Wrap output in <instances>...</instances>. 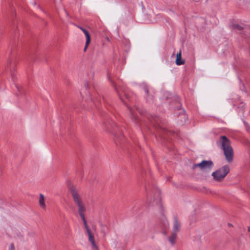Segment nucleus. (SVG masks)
<instances>
[{
	"label": "nucleus",
	"mask_w": 250,
	"mask_h": 250,
	"mask_svg": "<svg viewBox=\"0 0 250 250\" xmlns=\"http://www.w3.org/2000/svg\"><path fill=\"white\" fill-rule=\"evenodd\" d=\"M135 108H136V110H138V109L136 108V107H135Z\"/></svg>",
	"instance_id": "nucleus-17"
},
{
	"label": "nucleus",
	"mask_w": 250,
	"mask_h": 250,
	"mask_svg": "<svg viewBox=\"0 0 250 250\" xmlns=\"http://www.w3.org/2000/svg\"><path fill=\"white\" fill-rule=\"evenodd\" d=\"M132 117L134 116V109L131 107H128Z\"/></svg>",
	"instance_id": "nucleus-12"
},
{
	"label": "nucleus",
	"mask_w": 250,
	"mask_h": 250,
	"mask_svg": "<svg viewBox=\"0 0 250 250\" xmlns=\"http://www.w3.org/2000/svg\"><path fill=\"white\" fill-rule=\"evenodd\" d=\"M231 26L232 29L234 30H238L240 31L243 29L242 26H240L239 25L236 23H234L233 24L231 25Z\"/></svg>",
	"instance_id": "nucleus-11"
},
{
	"label": "nucleus",
	"mask_w": 250,
	"mask_h": 250,
	"mask_svg": "<svg viewBox=\"0 0 250 250\" xmlns=\"http://www.w3.org/2000/svg\"><path fill=\"white\" fill-rule=\"evenodd\" d=\"M175 62L178 65H182L184 63V61L182 60V53L181 51L177 54Z\"/></svg>",
	"instance_id": "nucleus-8"
},
{
	"label": "nucleus",
	"mask_w": 250,
	"mask_h": 250,
	"mask_svg": "<svg viewBox=\"0 0 250 250\" xmlns=\"http://www.w3.org/2000/svg\"><path fill=\"white\" fill-rule=\"evenodd\" d=\"M217 144L218 145H221V147L223 150L227 161L228 162H231L233 151L229 139L225 136H222L217 142Z\"/></svg>",
	"instance_id": "nucleus-2"
},
{
	"label": "nucleus",
	"mask_w": 250,
	"mask_h": 250,
	"mask_svg": "<svg viewBox=\"0 0 250 250\" xmlns=\"http://www.w3.org/2000/svg\"><path fill=\"white\" fill-rule=\"evenodd\" d=\"M213 166V162L210 160H203L201 163L195 164L192 168L195 169L198 167L203 172H209Z\"/></svg>",
	"instance_id": "nucleus-4"
},
{
	"label": "nucleus",
	"mask_w": 250,
	"mask_h": 250,
	"mask_svg": "<svg viewBox=\"0 0 250 250\" xmlns=\"http://www.w3.org/2000/svg\"><path fill=\"white\" fill-rule=\"evenodd\" d=\"M146 202H148V201H146ZM148 204H150L149 203H148Z\"/></svg>",
	"instance_id": "nucleus-19"
},
{
	"label": "nucleus",
	"mask_w": 250,
	"mask_h": 250,
	"mask_svg": "<svg viewBox=\"0 0 250 250\" xmlns=\"http://www.w3.org/2000/svg\"><path fill=\"white\" fill-rule=\"evenodd\" d=\"M84 34L85 37H86V42H85V47L84 48V51H85L86 50V48L87 46H88L90 42V36L88 32L84 28H83L81 26H78Z\"/></svg>",
	"instance_id": "nucleus-6"
},
{
	"label": "nucleus",
	"mask_w": 250,
	"mask_h": 250,
	"mask_svg": "<svg viewBox=\"0 0 250 250\" xmlns=\"http://www.w3.org/2000/svg\"><path fill=\"white\" fill-rule=\"evenodd\" d=\"M229 172V167L228 166L226 165L212 172L211 175L214 180L218 182L223 180Z\"/></svg>",
	"instance_id": "nucleus-3"
},
{
	"label": "nucleus",
	"mask_w": 250,
	"mask_h": 250,
	"mask_svg": "<svg viewBox=\"0 0 250 250\" xmlns=\"http://www.w3.org/2000/svg\"><path fill=\"white\" fill-rule=\"evenodd\" d=\"M84 226L86 232L87 233V235H88V241L91 244L92 250H98V246H97V245L95 242V240H94V239L93 237V235L92 233V232H91L90 229H89V228L88 227L87 225H86V226Z\"/></svg>",
	"instance_id": "nucleus-5"
},
{
	"label": "nucleus",
	"mask_w": 250,
	"mask_h": 250,
	"mask_svg": "<svg viewBox=\"0 0 250 250\" xmlns=\"http://www.w3.org/2000/svg\"><path fill=\"white\" fill-rule=\"evenodd\" d=\"M135 108H136V110H138V109L136 108V107H135Z\"/></svg>",
	"instance_id": "nucleus-18"
},
{
	"label": "nucleus",
	"mask_w": 250,
	"mask_h": 250,
	"mask_svg": "<svg viewBox=\"0 0 250 250\" xmlns=\"http://www.w3.org/2000/svg\"><path fill=\"white\" fill-rule=\"evenodd\" d=\"M39 202L40 206L42 208H46V205L44 202V197L42 194H40Z\"/></svg>",
	"instance_id": "nucleus-9"
},
{
	"label": "nucleus",
	"mask_w": 250,
	"mask_h": 250,
	"mask_svg": "<svg viewBox=\"0 0 250 250\" xmlns=\"http://www.w3.org/2000/svg\"><path fill=\"white\" fill-rule=\"evenodd\" d=\"M176 237H177V233L172 232L171 235L168 238V240H169V242L172 245H173L175 243V240L176 239Z\"/></svg>",
	"instance_id": "nucleus-10"
},
{
	"label": "nucleus",
	"mask_w": 250,
	"mask_h": 250,
	"mask_svg": "<svg viewBox=\"0 0 250 250\" xmlns=\"http://www.w3.org/2000/svg\"><path fill=\"white\" fill-rule=\"evenodd\" d=\"M9 250H14V247L13 244H11Z\"/></svg>",
	"instance_id": "nucleus-13"
},
{
	"label": "nucleus",
	"mask_w": 250,
	"mask_h": 250,
	"mask_svg": "<svg viewBox=\"0 0 250 250\" xmlns=\"http://www.w3.org/2000/svg\"><path fill=\"white\" fill-rule=\"evenodd\" d=\"M228 225H229V226H231V225H230V224H229Z\"/></svg>",
	"instance_id": "nucleus-16"
},
{
	"label": "nucleus",
	"mask_w": 250,
	"mask_h": 250,
	"mask_svg": "<svg viewBox=\"0 0 250 250\" xmlns=\"http://www.w3.org/2000/svg\"><path fill=\"white\" fill-rule=\"evenodd\" d=\"M69 191L72 196L73 200L78 208V212L82 218L84 226H86L87 222L84 217V212L86 210V207L83 202L80 192L78 189L74 187L69 188Z\"/></svg>",
	"instance_id": "nucleus-1"
},
{
	"label": "nucleus",
	"mask_w": 250,
	"mask_h": 250,
	"mask_svg": "<svg viewBox=\"0 0 250 250\" xmlns=\"http://www.w3.org/2000/svg\"><path fill=\"white\" fill-rule=\"evenodd\" d=\"M145 92L146 93V94H148V90L147 88H145Z\"/></svg>",
	"instance_id": "nucleus-14"
},
{
	"label": "nucleus",
	"mask_w": 250,
	"mask_h": 250,
	"mask_svg": "<svg viewBox=\"0 0 250 250\" xmlns=\"http://www.w3.org/2000/svg\"><path fill=\"white\" fill-rule=\"evenodd\" d=\"M248 231L250 232V226L248 228Z\"/></svg>",
	"instance_id": "nucleus-15"
},
{
	"label": "nucleus",
	"mask_w": 250,
	"mask_h": 250,
	"mask_svg": "<svg viewBox=\"0 0 250 250\" xmlns=\"http://www.w3.org/2000/svg\"><path fill=\"white\" fill-rule=\"evenodd\" d=\"M181 225L177 219H175L173 222L172 232L177 233L180 231Z\"/></svg>",
	"instance_id": "nucleus-7"
}]
</instances>
